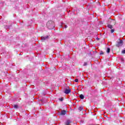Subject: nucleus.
Returning a JSON list of instances; mask_svg holds the SVG:
<instances>
[{
  "mask_svg": "<svg viewBox=\"0 0 125 125\" xmlns=\"http://www.w3.org/2000/svg\"><path fill=\"white\" fill-rule=\"evenodd\" d=\"M122 53H123V54H125V50H122Z\"/></svg>",
  "mask_w": 125,
  "mask_h": 125,
  "instance_id": "11",
  "label": "nucleus"
},
{
  "mask_svg": "<svg viewBox=\"0 0 125 125\" xmlns=\"http://www.w3.org/2000/svg\"><path fill=\"white\" fill-rule=\"evenodd\" d=\"M83 110V107L82 106H80L79 108V110L82 111Z\"/></svg>",
  "mask_w": 125,
  "mask_h": 125,
  "instance_id": "7",
  "label": "nucleus"
},
{
  "mask_svg": "<svg viewBox=\"0 0 125 125\" xmlns=\"http://www.w3.org/2000/svg\"><path fill=\"white\" fill-rule=\"evenodd\" d=\"M123 45V40H120L119 42H118L116 46L118 47H120V46H122Z\"/></svg>",
  "mask_w": 125,
  "mask_h": 125,
  "instance_id": "1",
  "label": "nucleus"
},
{
  "mask_svg": "<svg viewBox=\"0 0 125 125\" xmlns=\"http://www.w3.org/2000/svg\"><path fill=\"white\" fill-rule=\"evenodd\" d=\"M60 101H63V98H61L59 99Z\"/></svg>",
  "mask_w": 125,
  "mask_h": 125,
  "instance_id": "13",
  "label": "nucleus"
},
{
  "mask_svg": "<svg viewBox=\"0 0 125 125\" xmlns=\"http://www.w3.org/2000/svg\"><path fill=\"white\" fill-rule=\"evenodd\" d=\"M97 40H99V38H97Z\"/></svg>",
  "mask_w": 125,
  "mask_h": 125,
  "instance_id": "19",
  "label": "nucleus"
},
{
  "mask_svg": "<svg viewBox=\"0 0 125 125\" xmlns=\"http://www.w3.org/2000/svg\"><path fill=\"white\" fill-rule=\"evenodd\" d=\"M67 27H68V26H67V25H65L64 28H67Z\"/></svg>",
  "mask_w": 125,
  "mask_h": 125,
  "instance_id": "17",
  "label": "nucleus"
},
{
  "mask_svg": "<svg viewBox=\"0 0 125 125\" xmlns=\"http://www.w3.org/2000/svg\"><path fill=\"white\" fill-rule=\"evenodd\" d=\"M53 28H54V26H53L52 28L49 27V29H53Z\"/></svg>",
  "mask_w": 125,
  "mask_h": 125,
  "instance_id": "16",
  "label": "nucleus"
},
{
  "mask_svg": "<svg viewBox=\"0 0 125 125\" xmlns=\"http://www.w3.org/2000/svg\"><path fill=\"white\" fill-rule=\"evenodd\" d=\"M75 82L76 83H78L79 82V80L78 79H75Z\"/></svg>",
  "mask_w": 125,
  "mask_h": 125,
  "instance_id": "12",
  "label": "nucleus"
},
{
  "mask_svg": "<svg viewBox=\"0 0 125 125\" xmlns=\"http://www.w3.org/2000/svg\"><path fill=\"white\" fill-rule=\"evenodd\" d=\"M107 27H108V28H109V29H112V28H113V26H112V25H111V24H108L107 25Z\"/></svg>",
  "mask_w": 125,
  "mask_h": 125,
  "instance_id": "8",
  "label": "nucleus"
},
{
  "mask_svg": "<svg viewBox=\"0 0 125 125\" xmlns=\"http://www.w3.org/2000/svg\"><path fill=\"white\" fill-rule=\"evenodd\" d=\"M113 32H114V29H111V33H113Z\"/></svg>",
  "mask_w": 125,
  "mask_h": 125,
  "instance_id": "15",
  "label": "nucleus"
},
{
  "mask_svg": "<svg viewBox=\"0 0 125 125\" xmlns=\"http://www.w3.org/2000/svg\"><path fill=\"white\" fill-rule=\"evenodd\" d=\"M66 113L67 112H66V111L63 110L62 111L61 115H62V116H64V115H66Z\"/></svg>",
  "mask_w": 125,
  "mask_h": 125,
  "instance_id": "5",
  "label": "nucleus"
},
{
  "mask_svg": "<svg viewBox=\"0 0 125 125\" xmlns=\"http://www.w3.org/2000/svg\"><path fill=\"white\" fill-rule=\"evenodd\" d=\"M107 53H110V48H107L106 50Z\"/></svg>",
  "mask_w": 125,
  "mask_h": 125,
  "instance_id": "9",
  "label": "nucleus"
},
{
  "mask_svg": "<svg viewBox=\"0 0 125 125\" xmlns=\"http://www.w3.org/2000/svg\"><path fill=\"white\" fill-rule=\"evenodd\" d=\"M71 123H72V121L70 120H67L65 121V125H69L70 124H71Z\"/></svg>",
  "mask_w": 125,
  "mask_h": 125,
  "instance_id": "4",
  "label": "nucleus"
},
{
  "mask_svg": "<svg viewBox=\"0 0 125 125\" xmlns=\"http://www.w3.org/2000/svg\"><path fill=\"white\" fill-rule=\"evenodd\" d=\"M100 54H101V55H102V54H103V52H101V53H100Z\"/></svg>",
  "mask_w": 125,
  "mask_h": 125,
  "instance_id": "18",
  "label": "nucleus"
},
{
  "mask_svg": "<svg viewBox=\"0 0 125 125\" xmlns=\"http://www.w3.org/2000/svg\"><path fill=\"white\" fill-rule=\"evenodd\" d=\"M80 97L81 99H83V98H84V96L83 94H81L80 95Z\"/></svg>",
  "mask_w": 125,
  "mask_h": 125,
  "instance_id": "6",
  "label": "nucleus"
},
{
  "mask_svg": "<svg viewBox=\"0 0 125 125\" xmlns=\"http://www.w3.org/2000/svg\"><path fill=\"white\" fill-rule=\"evenodd\" d=\"M41 39H42V41L43 42L44 41H45V40H47V39H48V36L42 37Z\"/></svg>",
  "mask_w": 125,
  "mask_h": 125,
  "instance_id": "3",
  "label": "nucleus"
},
{
  "mask_svg": "<svg viewBox=\"0 0 125 125\" xmlns=\"http://www.w3.org/2000/svg\"><path fill=\"white\" fill-rule=\"evenodd\" d=\"M14 108L15 109H18V105H16V104H15V105H14Z\"/></svg>",
  "mask_w": 125,
  "mask_h": 125,
  "instance_id": "10",
  "label": "nucleus"
},
{
  "mask_svg": "<svg viewBox=\"0 0 125 125\" xmlns=\"http://www.w3.org/2000/svg\"><path fill=\"white\" fill-rule=\"evenodd\" d=\"M71 92V90L70 89H65L64 91V93H65V94H69Z\"/></svg>",
  "mask_w": 125,
  "mask_h": 125,
  "instance_id": "2",
  "label": "nucleus"
},
{
  "mask_svg": "<svg viewBox=\"0 0 125 125\" xmlns=\"http://www.w3.org/2000/svg\"><path fill=\"white\" fill-rule=\"evenodd\" d=\"M86 65H87V63L84 62L83 66H86Z\"/></svg>",
  "mask_w": 125,
  "mask_h": 125,
  "instance_id": "14",
  "label": "nucleus"
}]
</instances>
